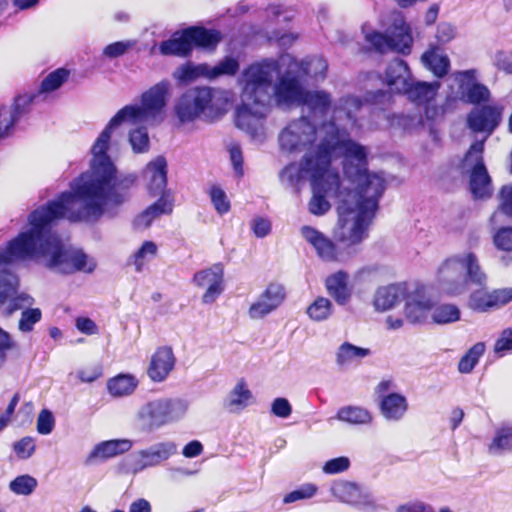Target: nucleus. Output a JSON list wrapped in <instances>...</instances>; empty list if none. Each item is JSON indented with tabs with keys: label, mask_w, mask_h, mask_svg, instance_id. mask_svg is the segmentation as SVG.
I'll return each mask as SVG.
<instances>
[{
	"label": "nucleus",
	"mask_w": 512,
	"mask_h": 512,
	"mask_svg": "<svg viewBox=\"0 0 512 512\" xmlns=\"http://www.w3.org/2000/svg\"><path fill=\"white\" fill-rule=\"evenodd\" d=\"M97 178L89 169L72 181L71 191L32 211L28 216L29 228L13 238L18 255L27 261L43 259L47 268L63 274L91 273L95 263L88 261L83 250L64 244L52 225L61 218L72 222L99 219L106 210L119 208L131 199V177L120 178L116 183L108 180L102 186Z\"/></svg>",
	"instance_id": "1"
},
{
	"label": "nucleus",
	"mask_w": 512,
	"mask_h": 512,
	"mask_svg": "<svg viewBox=\"0 0 512 512\" xmlns=\"http://www.w3.org/2000/svg\"><path fill=\"white\" fill-rule=\"evenodd\" d=\"M392 101L388 91H369L364 98L355 95H344L339 98L333 109V115L320 124V142L318 156L314 160L326 171H338L331 167L332 157L339 154L343 158V171L349 182L355 186L352 191L360 197L362 210L359 214L356 231H361L366 217V210H377L379 200L385 190V180L377 173L368 170V149L366 146L350 138V129H361L362 110L366 105L386 109ZM356 235L359 232H354Z\"/></svg>",
	"instance_id": "2"
},
{
	"label": "nucleus",
	"mask_w": 512,
	"mask_h": 512,
	"mask_svg": "<svg viewBox=\"0 0 512 512\" xmlns=\"http://www.w3.org/2000/svg\"><path fill=\"white\" fill-rule=\"evenodd\" d=\"M279 71L277 60L263 59L246 67L238 80L241 103L235 110V124L259 144L266 140L265 119L273 100L279 107L299 105L306 91L301 75L290 62L272 86Z\"/></svg>",
	"instance_id": "3"
},
{
	"label": "nucleus",
	"mask_w": 512,
	"mask_h": 512,
	"mask_svg": "<svg viewBox=\"0 0 512 512\" xmlns=\"http://www.w3.org/2000/svg\"><path fill=\"white\" fill-rule=\"evenodd\" d=\"M170 89L171 84L168 80L156 83L141 95L140 105H126L121 108L99 134L91 148L90 170L94 172L95 176H99L97 182L100 186L107 184L108 180L116 183L120 178L131 177L133 188L135 187L136 174L118 173L116 165L107 154L111 134L122 123H154L162 120V113L167 105Z\"/></svg>",
	"instance_id": "4"
},
{
	"label": "nucleus",
	"mask_w": 512,
	"mask_h": 512,
	"mask_svg": "<svg viewBox=\"0 0 512 512\" xmlns=\"http://www.w3.org/2000/svg\"><path fill=\"white\" fill-rule=\"evenodd\" d=\"M304 169L311 172L312 197L309 201V211L313 215H324L330 209V203L326 197L339 201V221L342 222L340 239L349 244L360 243L367 237V230L377 210L365 209L366 217L361 231L354 232L362 206L358 203L360 197H355L352 189L343 188L338 171H326L317 165L312 159L307 158Z\"/></svg>",
	"instance_id": "5"
},
{
	"label": "nucleus",
	"mask_w": 512,
	"mask_h": 512,
	"mask_svg": "<svg viewBox=\"0 0 512 512\" xmlns=\"http://www.w3.org/2000/svg\"><path fill=\"white\" fill-rule=\"evenodd\" d=\"M228 93L208 86H195L183 92L174 103V114L181 124L197 119H215L226 111Z\"/></svg>",
	"instance_id": "6"
},
{
	"label": "nucleus",
	"mask_w": 512,
	"mask_h": 512,
	"mask_svg": "<svg viewBox=\"0 0 512 512\" xmlns=\"http://www.w3.org/2000/svg\"><path fill=\"white\" fill-rule=\"evenodd\" d=\"M167 171V161L163 156L156 157L144 168L142 175L146 182L148 193L151 196L160 195V198L135 218L134 226L136 228H147L155 218L172 213L173 202L165 193Z\"/></svg>",
	"instance_id": "7"
},
{
	"label": "nucleus",
	"mask_w": 512,
	"mask_h": 512,
	"mask_svg": "<svg viewBox=\"0 0 512 512\" xmlns=\"http://www.w3.org/2000/svg\"><path fill=\"white\" fill-rule=\"evenodd\" d=\"M188 410L187 401L181 398H158L143 404L136 414L144 430L154 431L182 419Z\"/></svg>",
	"instance_id": "8"
},
{
	"label": "nucleus",
	"mask_w": 512,
	"mask_h": 512,
	"mask_svg": "<svg viewBox=\"0 0 512 512\" xmlns=\"http://www.w3.org/2000/svg\"><path fill=\"white\" fill-rule=\"evenodd\" d=\"M365 39L381 54L397 52L409 55L413 43L411 28L402 16L394 18L385 33L377 31L366 33Z\"/></svg>",
	"instance_id": "9"
},
{
	"label": "nucleus",
	"mask_w": 512,
	"mask_h": 512,
	"mask_svg": "<svg viewBox=\"0 0 512 512\" xmlns=\"http://www.w3.org/2000/svg\"><path fill=\"white\" fill-rule=\"evenodd\" d=\"M320 139V126L311 123L308 116L291 121L279 134L280 149L287 153H300Z\"/></svg>",
	"instance_id": "10"
},
{
	"label": "nucleus",
	"mask_w": 512,
	"mask_h": 512,
	"mask_svg": "<svg viewBox=\"0 0 512 512\" xmlns=\"http://www.w3.org/2000/svg\"><path fill=\"white\" fill-rule=\"evenodd\" d=\"M176 452L177 446L174 442H158L126 456L120 463V469L124 473L137 474L168 460Z\"/></svg>",
	"instance_id": "11"
},
{
	"label": "nucleus",
	"mask_w": 512,
	"mask_h": 512,
	"mask_svg": "<svg viewBox=\"0 0 512 512\" xmlns=\"http://www.w3.org/2000/svg\"><path fill=\"white\" fill-rule=\"evenodd\" d=\"M69 72L64 68H59L49 73L42 81L40 91L38 94L20 95L15 98L13 109L10 115V121L2 131H6V135L9 129L21 118V116L28 111V107L36 99L41 97L43 93H48L57 90L68 78Z\"/></svg>",
	"instance_id": "12"
},
{
	"label": "nucleus",
	"mask_w": 512,
	"mask_h": 512,
	"mask_svg": "<svg viewBox=\"0 0 512 512\" xmlns=\"http://www.w3.org/2000/svg\"><path fill=\"white\" fill-rule=\"evenodd\" d=\"M503 111L499 104L476 106L467 114L466 125L473 133L484 134L486 141L501 124Z\"/></svg>",
	"instance_id": "13"
},
{
	"label": "nucleus",
	"mask_w": 512,
	"mask_h": 512,
	"mask_svg": "<svg viewBox=\"0 0 512 512\" xmlns=\"http://www.w3.org/2000/svg\"><path fill=\"white\" fill-rule=\"evenodd\" d=\"M512 301V287L488 290L479 287L469 295L467 306L474 312L487 313L498 310Z\"/></svg>",
	"instance_id": "14"
},
{
	"label": "nucleus",
	"mask_w": 512,
	"mask_h": 512,
	"mask_svg": "<svg viewBox=\"0 0 512 512\" xmlns=\"http://www.w3.org/2000/svg\"><path fill=\"white\" fill-rule=\"evenodd\" d=\"M18 261H27V259L18 255L12 239L6 247H0V305L4 304L18 290L19 279L9 269L10 264Z\"/></svg>",
	"instance_id": "15"
},
{
	"label": "nucleus",
	"mask_w": 512,
	"mask_h": 512,
	"mask_svg": "<svg viewBox=\"0 0 512 512\" xmlns=\"http://www.w3.org/2000/svg\"><path fill=\"white\" fill-rule=\"evenodd\" d=\"M478 71L468 69L454 73V79L458 83L460 99L467 104L481 106V103H487L491 99L489 88L478 82Z\"/></svg>",
	"instance_id": "16"
},
{
	"label": "nucleus",
	"mask_w": 512,
	"mask_h": 512,
	"mask_svg": "<svg viewBox=\"0 0 512 512\" xmlns=\"http://www.w3.org/2000/svg\"><path fill=\"white\" fill-rule=\"evenodd\" d=\"M458 266L465 271V283L469 282L478 287H484L487 285L488 276L482 270L479 260L474 253L468 252L446 260L441 265L442 276L445 277V279L450 280L449 271L457 268Z\"/></svg>",
	"instance_id": "17"
},
{
	"label": "nucleus",
	"mask_w": 512,
	"mask_h": 512,
	"mask_svg": "<svg viewBox=\"0 0 512 512\" xmlns=\"http://www.w3.org/2000/svg\"><path fill=\"white\" fill-rule=\"evenodd\" d=\"M193 283L199 288H206L202 296L204 304H212L224 291V267L216 263L209 268L196 272Z\"/></svg>",
	"instance_id": "18"
},
{
	"label": "nucleus",
	"mask_w": 512,
	"mask_h": 512,
	"mask_svg": "<svg viewBox=\"0 0 512 512\" xmlns=\"http://www.w3.org/2000/svg\"><path fill=\"white\" fill-rule=\"evenodd\" d=\"M286 298L285 287L280 283H270L253 302L248 315L251 319H262L278 309Z\"/></svg>",
	"instance_id": "19"
},
{
	"label": "nucleus",
	"mask_w": 512,
	"mask_h": 512,
	"mask_svg": "<svg viewBox=\"0 0 512 512\" xmlns=\"http://www.w3.org/2000/svg\"><path fill=\"white\" fill-rule=\"evenodd\" d=\"M332 495L339 501L358 506L365 510H373L375 501L369 492H364L355 483L349 481H338L331 486Z\"/></svg>",
	"instance_id": "20"
},
{
	"label": "nucleus",
	"mask_w": 512,
	"mask_h": 512,
	"mask_svg": "<svg viewBox=\"0 0 512 512\" xmlns=\"http://www.w3.org/2000/svg\"><path fill=\"white\" fill-rule=\"evenodd\" d=\"M404 300L406 319L413 324L423 323L433 307V303L426 296L424 288L421 286H416L413 290L409 288Z\"/></svg>",
	"instance_id": "21"
},
{
	"label": "nucleus",
	"mask_w": 512,
	"mask_h": 512,
	"mask_svg": "<svg viewBox=\"0 0 512 512\" xmlns=\"http://www.w3.org/2000/svg\"><path fill=\"white\" fill-rule=\"evenodd\" d=\"M338 100L339 99L333 103L331 93L326 90L306 89L299 105L305 106L307 108L309 116L313 118L325 119L330 111L333 112L334 106ZM332 115L333 113H331V116Z\"/></svg>",
	"instance_id": "22"
},
{
	"label": "nucleus",
	"mask_w": 512,
	"mask_h": 512,
	"mask_svg": "<svg viewBox=\"0 0 512 512\" xmlns=\"http://www.w3.org/2000/svg\"><path fill=\"white\" fill-rule=\"evenodd\" d=\"M175 356L169 346L159 347L151 356L147 374L154 382L164 381L175 366Z\"/></svg>",
	"instance_id": "23"
},
{
	"label": "nucleus",
	"mask_w": 512,
	"mask_h": 512,
	"mask_svg": "<svg viewBox=\"0 0 512 512\" xmlns=\"http://www.w3.org/2000/svg\"><path fill=\"white\" fill-rule=\"evenodd\" d=\"M301 235L313 246L318 257L323 261L332 262L339 260L336 245L322 232L311 226H303L301 228Z\"/></svg>",
	"instance_id": "24"
},
{
	"label": "nucleus",
	"mask_w": 512,
	"mask_h": 512,
	"mask_svg": "<svg viewBox=\"0 0 512 512\" xmlns=\"http://www.w3.org/2000/svg\"><path fill=\"white\" fill-rule=\"evenodd\" d=\"M132 446L133 442L129 439H112L99 442L87 456L86 464H92L96 461H105L119 456L128 452Z\"/></svg>",
	"instance_id": "25"
},
{
	"label": "nucleus",
	"mask_w": 512,
	"mask_h": 512,
	"mask_svg": "<svg viewBox=\"0 0 512 512\" xmlns=\"http://www.w3.org/2000/svg\"><path fill=\"white\" fill-rule=\"evenodd\" d=\"M409 285L406 283L391 284L377 289L373 304L376 311H387L403 300L408 293Z\"/></svg>",
	"instance_id": "26"
},
{
	"label": "nucleus",
	"mask_w": 512,
	"mask_h": 512,
	"mask_svg": "<svg viewBox=\"0 0 512 512\" xmlns=\"http://www.w3.org/2000/svg\"><path fill=\"white\" fill-rule=\"evenodd\" d=\"M290 63L294 66L297 73L301 75L304 83L308 78L315 81L323 80L328 70L327 61L319 56H309L302 60L290 58Z\"/></svg>",
	"instance_id": "27"
},
{
	"label": "nucleus",
	"mask_w": 512,
	"mask_h": 512,
	"mask_svg": "<svg viewBox=\"0 0 512 512\" xmlns=\"http://www.w3.org/2000/svg\"><path fill=\"white\" fill-rule=\"evenodd\" d=\"M408 408L407 398L400 393L384 395L379 401L380 413L387 421H401L407 413Z\"/></svg>",
	"instance_id": "28"
},
{
	"label": "nucleus",
	"mask_w": 512,
	"mask_h": 512,
	"mask_svg": "<svg viewBox=\"0 0 512 512\" xmlns=\"http://www.w3.org/2000/svg\"><path fill=\"white\" fill-rule=\"evenodd\" d=\"M439 88L440 83L438 81L423 82L411 79L406 88L401 90L400 93L406 94L411 102L423 105L434 99Z\"/></svg>",
	"instance_id": "29"
},
{
	"label": "nucleus",
	"mask_w": 512,
	"mask_h": 512,
	"mask_svg": "<svg viewBox=\"0 0 512 512\" xmlns=\"http://www.w3.org/2000/svg\"><path fill=\"white\" fill-rule=\"evenodd\" d=\"M411 79V72L405 60L395 58L390 61L385 71V81L392 90L401 92Z\"/></svg>",
	"instance_id": "30"
},
{
	"label": "nucleus",
	"mask_w": 512,
	"mask_h": 512,
	"mask_svg": "<svg viewBox=\"0 0 512 512\" xmlns=\"http://www.w3.org/2000/svg\"><path fill=\"white\" fill-rule=\"evenodd\" d=\"M421 62L423 66L431 71L437 78L446 76L450 69L449 57L438 45L434 44H431L422 54Z\"/></svg>",
	"instance_id": "31"
},
{
	"label": "nucleus",
	"mask_w": 512,
	"mask_h": 512,
	"mask_svg": "<svg viewBox=\"0 0 512 512\" xmlns=\"http://www.w3.org/2000/svg\"><path fill=\"white\" fill-rule=\"evenodd\" d=\"M186 35L189 37L192 49L196 46L199 48L213 50L222 40L220 31L200 26H191L186 28Z\"/></svg>",
	"instance_id": "32"
},
{
	"label": "nucleus",
	"mask_w": 512,
	"mask_h": 512,
	"mask_svg": "<svg viewBox=\"0 0 512 512\" xmlns=\"http://www.w3.org/2000/svg\"><path fill=\"white\" fill-rule=\"evenodd\" d=\"M253 398L244 379H240L224 400V407L232 413L244 410Z\"/></svg>",
	"instance_id": "33"
},
{
	"label": "nucleus",
	"mask_w": 512,
	"mask_h": 512,
	"mask_svg": "<svg viewBox=\"0 0 512 512\" xmlns=\"http://www.w3.org/2000/svg\"><path fill=\"white\" fill-rule=\"evenodd\" d=\"M328 294L339 304H346L350 297L351 291L348 288V274L344 271H338L325 281Z\"/></svg>",
	"instance_id": "34"
},
{
	"label": "nucleus",
	"mask_w": 512,
	"mask_h": 512,
	"mask_svg": "<svg viewBox=\"0 0 512 512\" xmlns=\"http://www.w3.org/2000/svg\"><path fill=\"white\" fill-rule=\"evenodd\" d=\"M159 51L165 56H189L192 48L189 37L186 35V29L176 32L170 39L162 41L159 45Z\"/></svg>",
	"instance_id": "35"
},
{
	"label": "nucleus",
	"mask_w": 512,
	"mask_h": 512,
	"mask_svg": "<svg viewBox=\"0 0 512 512\" xmlns=\"http://www.w3.org/2000/svg\"><path fill=\"white\" fill-rule=\"evenodd\" d=\"M469 189L476 199L488 198L492 194L491 177L487 168L468 172Z\"/></svg>",
	"instance_id": "36"
},
{
	"label": "nucleus",
	"mask_w": 512,
	"mask_h": 512,
	"mask_svg": "<svg viewBox=\"0 0 512 512\" xmlns=\"http://www.w3.org/2000/svg\"><path fill=\"white\" fill-rule=\"evenodd\" d=\"M371 354L370 349L344 342L339 346L336 352V364L345 368L354 363L360 362L363 358Z\"/></svg>",
	"instance_id": "37"
},
{
	"label": "nucleus",
	"mask_w": 512,
	"mask_h": 512,
	"mask_svg": "<svg viewBox=\"0 0 512 512\" xmlns=\"http://www.w3.org/2000/svg\"><path fill=\"white\" fill-rule=\"evenodd\" d=\"M485 142V139L475 140L469 146L460 164L463 172L468 173L486 167L484 163Z\"/></svg>",
	"instance_id": "38"
},
{
	"label": "nucleus",
	"mask_w": 512,
	"mask_h": 512,
	"mask_svg": "<svg viewBox=\"0 0 512 512\" xmlns=\"http://www.w3.org/2000/svg\"><path fill=\"white\" fill-rule=\"evenodd\" d=\"M336 418L352 425H368L373 420V416L368 409L352 405L341 407L337 411Z\"/></svg>",
	"instance_id": "39"
},
{
	"label": "nucleus",
	"mask_w": 512,
	"mask_h": 512,
	"mask_svg": "<svg viewBox=\"0 0 512 512\" xmlns=\"http://www.w3.org/2000/svg\"><path fill=\"white\" fill-rule=\"evenodd\" d=\"M318 156V146L313 151L306 153L300 161V164H289L281 172V177L286 179L291 185L298 184L305 176H308L311 180V172L304 169L307 158L313 161Z\"/></svg>",
	"instance_id": "40"
},
{
	"label": "nucleus",
	"mask_w": 512,
	"mask_h": 512,
	"mask_svg": "<svg viewBox=\"0 0 512 512\" xmlns=\"http://www.w3.org/2000/svg\"><path fill=\"white\" fill-rule=\"evenodd\" d=\"M138 386L137 379L131 374H119L107 383L108 392L116 397L130 395Z\"/></svg>",
	"instance_id": "41"
},
{
	"label": "nucleus",
	"mask_w": 512,
	"mask_h": 512,
	"mask_svg": "<svg viewBox=\"0 0 512 512\" xmlns=\"http://www.w3.org/2000/svg\"><path fill=\"white\" fill-rule=\"evenodd\" d=\"M512 451V427L502 426L495 431L489 452L493 455H502Z\"/></svg>",
	"instance_id": "42"
},
{
	"label": "nucleus",
	"mask_w": 512,
	"mask_h": 512,
	"mask_svg": "<svg viewBox=\"0 0 512 512\" xmlns=\"http://www.w3.org/2000/svg\"><path fill=\"white\" fill-rule=\"evenodd\" d=\"M239 68L240 65L236 58L226 56L214 66L207 64V79L213 80L220 76H234Z\"/></svg>",
	"instance_id": "43"
},
{
	"label": "nucleus",
	"mask_w": 512,
	"mask_h": 512,
	"mask_svg": "<svg viewBox=\"0 0 512 512\" xmlns=\"http://www.w3.org/2000/svg\"><path fill=\"white\" fill-rule=\"evenodd\" d=\"M173 77L182 83H189L201 77L207 78V63L183 64L174 71Z\"/></svg>",
	"instance_id": "44"
},
{
	"label": "nucleus",
	"mask_w": 512,
	"mask_h": 512,
	"mask_svg": "<svg viewBox=\"0 0 512 512\" xmlns=\"http://www.w3.org/2000/svg\"><path fill=\"white\" fill-rule=\"evenodd\" d=\"M438 275L442 288L448 293L457 295L464 291L465 279L463 269H461L460 266L449 271L450 280L445 279V277L442 276L441 267L439 268Z\"/></svg>",
	"instance_id": "45"
},
{
	"label": "nucleus",
	"mask_w": 512,
	"mask_h": 512,
	"mask_svg": "<svg viewBox=\"0 0 512 512\" xmlns=\"http://www.w3.org/2000/svg\"><path fill=\"white\" fill-rule=\"evenodd\" d=\"M308 317L315 322L327 320L333 313L332 302L325 297H317L306 310Z\"/></svg>",
	"instance_id": "46"
},
{
	"label": "nucleus",
	"mask_w": 512,
	"mask_h": 512,
	"mask_svg": "<svg viewBox=\"0 0 512 512\" xmlns=\"http://www.w3.org/2000/svg\"><path fill=\"white\" fill-rule=\"evenodd\" d=\"M485 352V344L477 342L463 355L458 363V370L460 373L468 374L472 372L474 367L479 362V359Z\"/></svg>",
	"instance_id": "47"
},
{
	"label": "nucleus",
	"mask_w": 512,
	"mask_h": 512,
	"mask_svg": "<svg viewBox=\"0 0 512 512\" xmlns=\"http://www.w3.org/2000/svg\"><path fill=\"white\" fill-rule=\"evenodd\" d=\"M157 254V245L152 241H145L142 246L131 256L130 260L137 272H142L146 263L150 262Z\"/></svg>",
	"instance_id": "48"
},
{
	"label": "nucleus",
	"mask_w": 512,
	"mask_h": 512,
	"mask_svg": "<svg viewBox=\"0 0 512 512\" xmlns=\"http://www.w3.org/2000/svg\"><path fill=\"white\" fill-rule=\"evenodd\" d=\"M432 319L437 324H448L460 319V310L453 304H442L432 312Z\"/></svg>",
	"instance_id": "49"
},
{
	"label": "nucleus",
	"mask_w": 512,
	"mask_h": 512,
	"mask_svg": "<svg viewBox=\"0 0 512 512\" xmlns=\"http://www.w3.org/2000/svg\"><path fill=\"white\" fill-rule=\"evenodd\" d=\"M38 485L36 478L28 474L17 476L9 484L10 490L17 495L28 496L34 492Z\"/></svg>",
	"instance_id": "50"
},
{
	"label": "nucleus",
	"mask_w": 512,
	"mask_h": 512,
	"mask_svg": "<svg viewBox=\"0 0 512 512\" xmlns=\"http://www.w3.org/2000/svg\"><path fill=\"white\" fill-rule=\"evenodd\" d=\"M129 143L134 153H145L149 150L150 139L145 127L136 128L129 133Z\"/></svg>",
	"instance_id": "51"
},
{
	"label": "nucleus",
	"mask_w": 512,
	"mask_h": 512,
	"mask_svg": "<svg viewBox=\"0 0 512 512\" xmlns=\"http://www.w3.org/2000/svg\"><path fill=\"white\" fill-rule=\"evenodd\" d=\"M210 200L219 215H224L230 211L231 204L225 191L217 185H213L209 190Z\"/></svg>",
	"instance_id": "52"
},
{
	"label": "nucleus",
	"mask_w": 512,
	"mask_h": 512,
	"mask_svg": "<svg viewBox=\"0 0 512 512\" xmlns=\"http://www.w3.org/2000/svg\"><path fill=\"white\" fill-rule=\"evenodd\" d=\"M42 318V312L39 308L24 309L21 313L18 328L21 332L27 333L33 330L34 325Z\"/></svg>",
	"instance_id": "53"
},
{
	"label": "nucleus",
	"mask_w": 512,
	"mask_h": 512,
	"mask_svg": "<svg viewBox=\"0 0 512 512\" xmlns=\"http://www.w3.org/2000/svg\"><path fill=\"white\" fill-rule=\"evenodd\" d=\"M317 492V487L314 484L308 483L303 484L298 489L291 491L286 494L283 498V502L285 504L293 503L298 500L309 499L315 495Z\"/></svg>",
	"instance_id": "54"
},
{
	"label": "nucleus",
	"mask_w": 512,
	"mask_h": 512,
	"mask_svg": "<svg viewBox=\"0 0 512 512\" xmlns=\"http://www.w3.org/2000/svg\"><path fill=\"white\" fill-rule=\"evenodd\" d=\"M493 242L497 249L512 252V227L499 228L493 236Z\"/></svg>",
	"instance_id": "55"
},
{
	"label": "nucleus",
	"mask_w": 512,
	"mask_h": 512,
	"mask_svg": "<svg viewBox=\"0 0 512 512\" xmlns=\"http://www.w3.org/2000/svg\"><path fill=\"white\" fill-rule=\"evenodd\" d=\"M10 298H11V300H10V302H9L7 308H6V314L8 316L13 314L17 310L28 309L34 303L33 297H31L27 293H21V294L15 296V297L11 296Z\"/></svg>",
	"instance_id": "56"
},
{
	"label": "nucleus",
	"mask_w": 512,
	"mask_h": 512,
	"mask_svg": "<svg viewBox=\"0 0 512 512\" xmlns=\"http://www.w3.org/2000/svg\"><path fill=\"white\" fill-rule=\"evenodd\" d=\"M492 63L498 70L511 75L512 53L504 50H498L492 57Z\"/></svg>",
	"instance_id": "57"
},
{
	"label": "nucleus",
	"mask_w": 512,
	"mask_h": 512,
	"mask_svg": "<svg viewBox=\"0 0 512 512\" xmlns=\"http://www.w3.org/2000/svg\"><path fill=\"white\" fill-rule=\"evenodd\" d=\"M55 426V419L51 411L43 409L37 418V431L41 435L50 434Z\"/></svg>",
	"instance_id": "58"
},
{
	"label": "nucleus",
	"mask_w": 512,
	"mask_h": 512,
	"mask_svg": "<svg viewBox=\"0 0 512 512\" xmlns=\"http://www.w3.org/2000/svg\"><path fill=\"white\" fill-rule=\"evenodd\" d=\"M350 467V460L348 457L340 456L328 460L324 466L323 471L326 474H338L346 471Z\"/></svg>",
	"instance_id": "59"
},
{
	"label": "nucleus",
	"mask_w": 512,
	"mask_h": 512,
	"mask_svg": "<svg viewBox=\"0 0 512 512\" xmlns=\"http://www.w3.org/2000/svg\"><path fill=\"white\" fill-rule=\"evenodd\" d=\"M133 44L134 43L131 41H117L107 45L103 50V54L111 59L117 58L125 54L128 49L133 46Z\"/></svg>",
	"instance_id": "60"
},
{
	"label": "nucleus",
	"mask_w": 512,
	"mask_h": 512,
	"mask_svg": "<svg viewBox=\"0 0 512 512\" xmlns=\"http://www.w3.org/2000/svg\"><path fill=\"white\" fill-rule=\"evenodd\" d=\"M494 351L500 355L512 352V329L503 330L495 343Z\"/></svg>",
	"instance_id": "61"
},
{
	"label": "nucleus",
	"mask_w": 512,
	"mask_h": 512,
	"mask_svg": "<svg viewBox=\"0 0 512 512\" xmlns=\"http://www.w3.org/2000/svg\"><path fill=\"white\" fill-rule=\"evenodd\" d=\"M14 451L16 454L23 458H29L35 451V444L30 437H24L14 444Z\"/></svg>",
	"instance_id": "62"
},
{
	"label": "nucleus",
	"mask_w": 512,
	"mask_h": 512,
	"mask_svg": "<svg viewBox=\"0 0 512 512\" xmlns=\"http://www.w3.org/2000/svg\"><path fill=\"white\" fill-rule=\"evenodd\" d=\"M271 412L280 418H288L292 413V407L286 398L278 397L271 404Z\"/></svg>",
	"instance_id": "63"
},
{
	"label": "nucleus",
	"mask_w": 512,
	"mask_h": 512,
	"mask_svg": "<svg viewBox=\"0 0 512 512\" xmlns=\"http://www.w3.org/2000/svg\"><path fill=\"white\" fill-rule=\"evenodd\" d=\"M500 209L508 217H512V187L504 186L500 191Z\"/></svg>",
	"instance_id": "64"
}]
</instances>
